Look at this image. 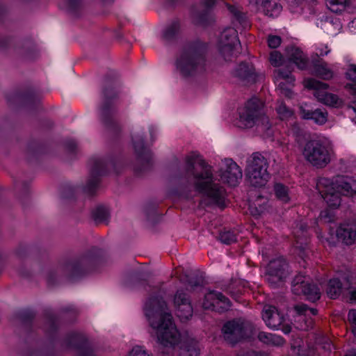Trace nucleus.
<instances>
[{
    "label": "nucleus",
    "mask_w": 356,
    "mask_h": 356,
    "mask_svg": "<svg viewBox=\"0 0 356 356\" xmlns=\"http://www.w3.org/2000/svg\"><path fill=\"white\" fill-rule=\"evenodd\" d=\"M233 76L243 84H251L257 81L259 77L252 64L241 63L233 72Z\"/></svg>",
    "instance_id": "5701e85b"
},
{
    "label": "nucleus",
    "mask_w": 356,
    "mask_h": 356,
    "mask_svg": "<svg viewBox=\"0 0 356 356\" xmlns=\"http://www.w3.org/2000/svg\"><path fill=\"white\" fill-rule=\"evenodd\" d=\"M226 6L229 13L232 15L233 23L235 26H236V23H238L244 28L248 25L246 15L241 10L239 7L229 4H226Z\"/></svg>",
    "instance_id": "c756f323"
},
{
    "label": "nucleus",
    "mask_w": 356,
    "mask_h": 356,
    "mask_svg": "<svg viewBox=\"0 0 356 356\" xmlns=\"http://www.w3.org/2000/svg\"><path fill=\"white\" fill-rule=\"evenodd\" d=\"M305 159L313 166L323 168L331 160L330 143L326 139H314L306 143L303 149Z\"/></svg>",
    "instance_id": "423d86ee"
},
{
    "label": "nucleus",
    "mask_w": 356,
    "mask_h": 356,
    "mask_svg": "<svg viewBox=\"0 0 356 356\" xmlns=\"http://www.w3.org/2000/svg\"><path fill=\"white\" fill-rule=\"evenodd\" d=\"M305 87L314 90V96L320 102L334 106L337 104V95L327 92V85L314 79H307L304 81Z\"/></svg>",
    "instance_id": "dca6fc26"
},
{
    "label": "nucleus",
    "mask_w": 356,
    "mask_h": 356,
    "mask_svg": "<svg viewBox=\"0 0 356 356\" xmlns=\"http://www.w3.org/2000/svg\"><path fill=\"white\" fill-rule=\"evenodd\" d=\"M292 291L296 295H304L311 301H316L321 297L319 289L314 284H312L308 278L299 274L296 275L292 282Z\"/></svg>",
    "instance_id": "ddd939ff"
},
{
    "label": "nucleus",
    "mask_w": 356,
    "mask_h": 356,
    "mask_svg": "<svg viewBox=\"0 0 356 356\" xmlns=\"http://www.w3.org/2000/svg\"><path fill=\"white\" fill-rule=\"evenodd\" d=\"M145 316L155 330L162 356H198L197 342L189 337H181L172 321L166 302L160 296L148 298L144 306Z\"/></svg>",
    "instance_id": "f257e3e1"
},
{
    "label": "nucleus",
    "mask_w": 356,
    "mask_h": 356,
    "mask_svg": "<svg viewBox=\"0 0 356 356\" xmlns=\"http://www.w3.org/2000/svg\"><path fill=\"white\" fill-rule=\"evenodd\" d=\"M257 339L259 341L268 346H280L284 343L282 337L266 332H259L257 334Z\"/></svg>",
    "instance_id": "c85d7f7f"
},
{
    "label": "nucleus",
    "mask_w": 356,
    "mask_h": 356,
    "mask_svg": "<svg viewBox=\"0 0 356 356\" xmlns=\"http://www.w3.org/2000/svg\"><path fill=\"white\" fill-rule=\"evenodd\" d=\"M257 205L259 206V208H257V206H255L254 207L251 206L250 207V211L252 213H262L265 211L266 209V205L264 204H260L259 203L257 204Z\"/></svg>",
    "instance_id": "49530a36"
},
{
    "label": "nucleus",
    "mask_w": 356,
    "mask_h": 356,
    "mask_svg": "<svg viewBox=\"0 0 356 356\" xmlns=\"http://www.w3.org/2000/svg\"><path fill=\"white\" fill-rule=\"evenodd\" d=\"M339 169L341 171H353L356 168V157L350 156L341 159L339 161Z\"/></svg>",
    "instance_id": "72a5a7b5"
},
{
    "label": "nucleus",
    "mask_w": 356,
    "mask_h": 356,
    "mask_svg": "<svg viewBox=\"0 0 356 356\" xmlns=\"http://www.w3.org/2000/svg\"><path fill=\"white\" fill-rule=\"evenodd\" d=\"M348 318L351 325L352 332L356 337V309H353L348 312Z\"/></svg>",
    "instance_id": "79ce46f5"
},
{
    "label": "nucleus",
    "mask_w": 356,
    "mask_h": 356,
    "mask_svg": "<svg viewBox=\"0 0 356 356\" xmlns=\"http://www.w3.org/2000/svg\"><path fill=\"white\" fill-rule=\"evenodd\" d=\"M321 217L322 218L327 220L328 222H330V221H332L333 220V217L332 216H329L328 213H325H325H321Z\"/></svg>",
    "instance_id": "603ef678"
},
{
    "label": "nucleus",
    "mask_w": 356,
    "mask_h": 356,
    "mask_svg": "<svg viewBox=\"0 0 356 356\" xmlns=\"http://www.w3.org/2000/svg\"><path fill=\"white\" fill-rule=\"evenodd\" d=\"M127 356H149L145 350L140 346H135Z\"/></svg>",
    "instance_id": "c03bdc74"
},
{
    "label": "nucleus",
    "mask_w": 356,
    "mask_h": 356,
    "mask_svg": "<svg viewBox=\"0 0 356 356\" xmlns=\"http://www.w3.org/2000/svg\"><path fill=\"white\" fill-rule=\"evenodd\" d=\"M288 265L282 257L270 261L266 267L265 278L273 286L278 285L286 277Z\"/></svg>",
    "instance_id": "4468645a"
},
{
    "label": "nucleus",
    "mask_w": 356,
    "mask_h": 356,
    "mask_svg": "<svg viewBox=\"0 0 356 356\" xmlns=\"http://www.w3.org/2000/svg\"><path fill=\"white\" fill-rule=\"evenodd\" d=\"M346 76L348 79L351 80L353 83L347 85L353 95V102L351 108L355 113L354 120L356 122V65H350L346 72Z\"/></svg>",
    "instance_id": "cd10ccee"
},
{
    "label": "nucleus",
    "mask_w": 356,
    "mask_h": 356,
    "mask_svg": "<svg viewBox=\"0 0 356 356\" xmlns=\"http://www.w3.org/2000/svg\"><path fill=\"white\" fill-rule=\"evenodd\" d=\"M91 263L90 257L84 256L80 258L76 261L70 264V268L72 270L74 276L80 275L82 272L86 270Z\"/></svg>",
    "instance_id": "7c9ffc66"
},
{
    "label": "nucleus",
    "mask_w": 356,
    "mask_h": 356,
    "mask_svg": "<svg viewBox=\"0 0 356 356\" xmlns=\"http://www.w3.org/2000/svg\"><path fill=\"white\" fill-rule=\"evenodd\" d=\"M219 176L222 181L235 186L242 179V170L231 159H225L221 162Z\"/></svg>",
    "instance_id": "f3484780"
},
{
    "label": "nucleus",
    "mask_w": 356,
    "mask_h": 356,
    "mask_svg": "<svg viewBox=\"0 0 356 356\" xmlns=\"http://www.w3.org/2000/svg\"><path fill=\"white\" fill-rule=\"evenodd\" d=\"M293 350L294 353H296V348H294Z\"/></svg>",
    "instance_id": "052dcab7"
},
{
    "label": "nucleus",
    "mask_w": 356,
    "mask_h": 356,
    "mask_svg": "<svg viewBox=\"0 0 356 356\" xmlns=\"http://www.w3.org/2000/svg\"><path fill=\"white\" fill-rule=\"evenodd\" d=\"M294 312L296 314L295 326L299 330H308L312 326L311 317L317 314V310L309 308L305 304H298L294 306Z\"/></svg>",
    "instance_id": "aec40b11"
},
{
    "label": "nucleus",
    "mask_w": 356,
    "mask_h": 356,
    "mask_svg": "<svg viewBox=\"0 0 356 356\" xmlns=\"http://www.w3.org/2000/svg\"><path fill=\"white\" fill-rule=\"evenodd\" d=\"M108 110L107 106L104 105L102 107V113H106V111Z\"/></svg>",
    "instance_id": "13d9d810"
},
{
    "label": "nucleus",
    "mask_w": 356,
    "mask_h": 356,
    "mask_svg": "<svg viewBox=\"0 0 356 356\" xmlns=\"http://www.w3.org/2000/svg\"><path fill=\"white\" fill-rule=\"evenodd\" d=\"M276 111L282 120H289L293 115V112L282 101L277 102Z\"/></svg>",
    "instance_id": "c9c22d12"
},
{
    "label": "nucleus",
    "mask_w": 356,
    "mask_h": 356,
    "mask_svg": "<svg viewBox=\"0 0 356 356\" xmlns=\"http://www.w3.org/2000/svg\"><path fill=\"white\" fill-rule=\"evenodd\" d=\"M295 81L294 76L291 71L278 69L275 71V83L280 91V93L287 98H292L293 92L291 87Z\"/></svg>",
    "instance_id": "412c9836"
},
{
    "label": "nucleus",
    "mask_w": 356,
    "mask_h": 356,
    "mask_svg": "<svg viewBox=\"0 0 356 356\" xmlns=\"http://www.w3.org/2000/svg\"><path fill=\"white\" fill-rule=\"evenodd\" d=\"M240 47L237 31L234 28L228 27L220 33L217 48L220 55L225 60H229L236 56Z\"/></svg>",
    "instance_id": "1a4fd4ad"
},
{
    "label": "nucleus",
    "mask_w": 356,
    "mask_h": 356,
    "mask_svg": "<svg viewBox=\"0 0 356 356\" xmlns=\"http://www.w3.org/2000/svg\"><path fill=\"white\" fill-rule=\"evenodd\" d=\"M316 186L321 197L330 208L337 209L340 206L342 195L337 191L331 179L325 177L319 178Z\"/></svg>",
    "instance_id": "9b49d317"
},
{
    "label": "nucleus",
    "mask_w": 356,
    "mask_h": 356,
    "mask_svg": "<svg viewBox=\"0 0 356 356\" xmlns=\"http://www.w3.org/2000/svg\"><path fill=\"white\" fill-rule=\"evenodd\" d=\"M268 168L267 159L259 152L253 153L246 161L245 175L248 183L256 188L264 186L270 179Z\"/></svg>",
    "instance_id": "39448f33"
},
{
    "label": "nucleus",
    "mask_w": 356,
    "mask_h": 356,
    "mask_svg": "<svg viewBox=\"0 0 356 356\" xmlns=\"http://www.w3.org/2000/svg\"><path fill=\"white\" fill-rule=\"evenodd\" d=\"M81 0H63L60 3V7L63 9L73 10L78 6Z\"/></svg>",
    "instance_id": "ea45409f"
},
{
    "label": "nucleus",
    "mask_w": 356,
    "mask_h": 356,
    "mask_svg": "<svg viewBox=\"0 0 356 356\" xmlns=\"http://www.w3.org/2000/svg\"><path fill=\"white\" fill-rule=\"evenodd\" d=\"M289 60L294 63L298 68L305 70L307 66V58L304 53L296 47H290L286 50Z\"/></svg>",
    "instance_id": "bb28decb"
},
{
    "label": "nucleus",
    "mask_w": 356,
    "mask_h": 356,
    "mask_svg": "<svg viewBox=\"0 0 356 356\" xmlns=\"http://www.w3.org/2000/svg\"><path fill=\"white\" fill-rule=\"evenodd\" d=\"M296 248L300 250V256L303 258L305 255L302 254V252L305 250L306 243L302 244L299 242V239H297Z\"/></svg>",
    "instance_id": "8fccbe9b"
},
{
    "label": "nucleus",
    "mask_w": 356,
    "mask_h": 356,
    "mask_svg": "<svg viewBox=\"0 0 356 356\" xmlns=\"http://www.w3.org/2000/svg\"><path fill=\"white\" fill-rule=\"evenodd\" d=\"M90 172L91 179L88 181L86 186V191L88 194H92L98 186V177L105 172V163L101 159H95L92 161Z\"/></svg>",
    "instance_id": "b1692460"
},
{
    "label": "nucleus",
    "mask_w": 356,
    "mask_h": 356,
    "mask_svg": "<svg viewBox=\"0 0 356 356\" xmlns=\"http://www.w3.org/2000/svg\"><path fill=\"white\" fill-rule=\"evenodd\" d=\"M131 143L138 161L144 167H147L152 160V153L145 145L143 131L136 129L131 134Z\"/></svg>",
    "instance_id": "2eb2a0df"
},
{
    "label": "nucleus",
    "mask_w": 356,
    "mask_h": 356,
    "mask_svg": "<svg viewBox=\"0 0 356 356\" xmlns=\"http://www.w3.org/2000/svg\"><path fill=\"white\" fill-rule=\"evenodd\" d=\"M203 284V280L200 278H197V279H195V280H191L189 282H188V286L191 288V289H194L195 287L196 286H202Z\"/></svg>",
    "instance_id": "de8ad7c7"
},
{
    "label": "nucleus",
    "mask_w": 356,
    "mask_h": 356,
    "mask_svg": "<svg viewBox=\"0 0 356 356\" xmlns=\"http://www.w3.org/2000/svg\"><path fill=\"white\" fill-rule=\"evenodd\" d=\"M356 284V273L350 268L344 267L338 270L336 275L329 280L326 293L332 299H336L341 293L350 289Z\"/></svg>",
    "instance_id": "6e6552de"
},
{
    "label": "nucleus",
    "mask_w": 356,
    "mask_h": 356,
    "mask_svg": "<svg viewBox=\"0 0 356 356\" xmlns=\"http://www.w3.org/2000/svg\"><path fill=\"white\" fill-rule=\"evenodd\" d=\"M250 3L260 5L265 15L275 17H277L282 10V6L275 0H248Z\"/></svg>",
    "instance_id": "a878e982"
},
{
    "label": "nucleus",
    "mask_w": 356,
    "mask_h": 356,
    "mask_svg": "<svg viewBox=\"0 0 356 356\" xmlns=\"http://www.w3.org/2000/svg\"><path fill=\"white\" fill-rule=\"evenodd\" d=\"M328 8L333 13H341L348 8V0H325Z\"/></svg>",
    "instance_id": "473e14b6"
},
{
    "label": "nucleus",
    "mask_w": 356,
    "mask_h": 356,
    "mask_svg": "<svg viewBox=\"0 0 356 356\" xmlns=\"http://www.w3.org/2000/svg\"><path fill=\"white\" fill-rule=\"evenodd\" d=\"M174 305L177 317L181 321L190 319L193 314L191 300L182 289H179L174 296Z\"/></svg>",
    "instance_id": "6ab92c4d"
},
{
    "label": "nucleus",
    "mask_w": 356,
    "mask_h": 356,
    "mask_svg": "<svg viewBox=\"0 0 356 356\" xmlns=\"http://www.w3.org/2000/svg\"><path fill=\"white\" fill-rule=\"evenodd\" d=\"M318 343L321 346L322 348L326 351H330L333 348L330 340L327 337H322L318 339Z\"/></svg>",
    "instance_id": "37998d69"
},
{
    "label": "nucleus",
    "mask_w": 356,
    "mask_h": 356,
    "mask_svg": "<svg viewBox=\"0 0 356 356\" xmlns=\"http://www.w3.org/2000/svg\"><path fill=\"white\" fill-rule=\"evenodd\" d=\"M331 49L328 47L327 44H319L316 47L315 54L317 56L321 57L327 56Z\"/></svg>",
    "instance_id": "a19ab883"
},
{
    "label": "nucleus",
    "mask_w": 356,
    "mask_h": 356,
    "mask_svg": "<svg viewBox=\"0 0 356 356\" xmlns=\"http://www.w3.org/2000/svg\"><path fill=\"white\" fill-rule=\"evenodd\" d=\"M345 356H356V349L351 350Z\"/></svg>",
    "instance_id": "5fc2aeb1"
},
{
    "label": "nucleus",
    "mask_w": 356,
    "mask_h": 356,
    "mask_svg": "<svg viewBox=\"0 0 356 356\" xmlns=\"http://www.w3.org/2000/svg\"><path fill=\"white\" fill-rule=\"evenodd\" d=\"M216 1V0H203L202 3L206 8L209 9L215 5Z\"/></svg>",
    "instance_id": "3c124183"
},
{
    "label": "nucleus",
    "mask_w": 356,
    "mask_h": 356,
    "mask_svg": "<svg viewBox=\"0 0 356 356\" xmlns=\"http://www.w3.org/2000/svg\"><path fill=\"white\" fill-rule=\"evenodd\" d=\"M331 180L340 194L356 197V179L350 176H337Z\"/></svg>",
    "instance_id": "4be33fe9"
},
{
    "label": "nucleus",
    "mask_w": 356,
    "mask_h": 356,
    "mask_svg": "<svg viewBox=\"0 0 356 356\" xmlns=\"http://www.w3.org/2000/svg\"><path fill=\"white\" fill-rule=\"evenodd\" d=\"M237 124L241 128L257 127L259 132L265 137L273 136L272 124L267 116L264 115V104L258 98L254 97L246 102L243 107L238 109Z\"/></svg>",
    "instance_id": "7ed1b4c3"
},
{
    "label": "nucleus",
    "mask_w": 356,
    "mask_h": 356,
    "mask_svg": "<svg viewBox=\"0 0 356 356\" xmlns=\"http://www.w3.org/2000/svg\"><path fill=\"white\" fill-rule=\"evenodd\" d=\"M253 324L245 319H236L226 323L222 327L225 340L234 344L243 339L251 338L254 334Z\"/></svg>",
    "instance_id": "0eeeda50"
},
{
    "label": "nucleus",
    "mask_w": 356,
    "mask_h": 356,
    "mask_svg": "<svg viewBox=\"0 0 356 356\" xmlns=\"http://www.w3.org/2000/svg\"><path fill=\"white\" fill-rule=\"evenodd\" d=\"M180 24L179 22H173L168 26L163 31V37L165 40L172 39L179 31Z\"/></svg>",
    "instance_id": "e433bc0d"
},
{
    "label": "nucleus",
    "mask_w": 356,
    "mask_h": 356,
    "mask_svg": "<svg viewBox=\"0 0 356 356\" xmlns=\"http://www.w3.org/2000/svg\"><path fill=\"white\" fill-rule=\"evenodd\" d=\"M352 26L356 28V19H353L351 22Z\"/></svg>",
    "instance_id": "4d7b16f0"
},
{
    "label": "nucleus",
    "mask_w": 356,
    "mask_h": 356,
    "mask_svg": "<svg viewBox=\"0 0 356 356\" xmlns=\"http://www.w3.org/2000/svg\"><path fill=\"white\" fill-rule=\"evenodd\" d=\"M268 43L270 48H277L281 44V38L277 35H270L268 38Z\"/></svg>",
    "instance_id": "a18cd8bd"
},
{
    "label": "nucleus",
    "mask_w": 356,
    "mask_h": 356,
    "mask_svg": "<svg viewBox=\"0 0 356 356\" xmlns=\"http://www.w3.org/2000/svg\"><path fill=\"white\" fill-rule=\"evenodd\" d=\"M350 300L356 302V288L350 292Z\"/></svg>",
    "instance_id": "864d4df0"
},
{
    "label": "nucleus",
    "mask_w": 356,
    "mask_h": 356,
    "mask_svg": "<svg viewBox=\"0 0 356 356\" xmlns=\"http://www.w3.org/2000/svg\"><path fill=\"white\" fill-rule=\"evenodd\" d=\"M220 241L225 244L229 245L236 241V234L232 231H224L220 234Z\"/></svg>",
    "instance_id": "4c0bfd02"
},
{
    "label": "nucleus",
    "mask_w": 356,
    "mask_h": 356,
    "mask_svg": "<svg viewBox=\"0 0 356 356\" xmlns=\"http://www.w3.org/2000/svg\"><path fill=\"white\" fill-rule=\"evenodd\" d=\"M202 307L218 312H224L231 307L229 300L220 292L210 291L204 296Z\"/></svg>",
    "instance_id": "a211bd4d"
},
{
    "label": "nucleus",
    "mask_w": 356,
    "mask_h": 356,
    "mask_svg": "<svg viewBox=\"0 0 356 356\" xmlns=\"http://www.w3.org/2000/svg\"><path fill=\"white\" fill-rule=\"evenodd\" d=\"M337 240L348 245L356 243V221L341 223L337 227L335 235L334 231L331 229L328 236H321L322 243H327L329 246L334 245Z\"/></svg>",
    "instance_id": "9d476101"
},
{
    "label": "nucleus",
    "mask_w": 356,
    "mask_h": 356,
    "mask_svg": "<svg viewBox=\"0 0 356 356\" xmlns=\"http://www.w3.org/2000/svg\"><path fill=\"white\" fill-rule=\"evenodd\" d=\"M275 196L282 203H288L290 201V195L288 188L282 184L277 183L274 186Z\"/></svg>",
    "instance_id": "2f4dec72"
},
{
    "label": "nucleus",
    "mask_w": 356,
    "mask_h": 356,
    "mask_svg": "<svg viewBox=\"0 0 356 356\" xmlns=\"http://www.w3.org/2000/svg\"><path fill=\"white\" fill-rule=\"evenodd\" d=\"M306 229V227L305 226H303V225H301L300 227V230H305Z\"/></svg>",
    "instance_id": "bf43d9fd"
},
{
    "label": "nucleus",
    "mask_w": 356,
    "mask_h": 356,
    "mask_svg": "<svg viewBox=\"0 0 356 356\" xmlns=\"http://www.w3.org/2000/svg\"><path fill=\"white\" fill-rule=\"evenodd\" d=\"M314 72L317 75L324 79H329L332 77L333 73L329 69L325 63H321L314 65Z\"/></svg>",
    "instance_id": "f704fd0d"
},
{
    "label": "nucleus",
    "mask_w": 356,
    "mask_h": 356,
    "mask_svg": "<svg viewBox=\"0 0 356 356\" xmlns=\"http://www.w3.org/2000/svg\"><path fill=\"white\" fill-rule=\"evenodd\" d=\"M185 162L186 175L193 180L195 191L207 195L213 204L222 207L225 190L213 182L211 167L204 159L196 161L193 156H187Z\"/></svg>",
    "instance_id": "f03ea898"
},
{
    "label": "nucleus",
    "mask_w": 356,
    "mask_h": 356,
    "mask_svg": "<svg viewBox=\"0 0 356 356\" xmlns=\"http://www.w3.org/2000/svg\"><path fill=\"white\" fill-rule=\"evenodd\" d=\"M95 218L100 221H103L106 218V213L104 211H102L101 209H98L97 211V213L95 214Z\"/></svg>",
    "instance_id": "09e8293b"
},
{
    "label": "nucleus",
    "mask_w": 356,
    "mask_h": 356,
    "mask_svg": "<svg viewBox=\"0 0 356 356\" xmlns=\"http://www.w3.org/2000/svg\"><path fill=\"white\" fill-rule=\"evenodd\" d=\"M71 337H72L71 340H76L77 339H79L80 337V336L78 334H73Z\"/></svg>",
    "instance_id": "6e6d98bb"
},
{
    "label": "nucleus",
    "mask_w": 356,
    "mask_h": 356,
    "mask_svg": "<svg viewBox=\"0 0 356 356\" xmlns=\"http://www.w3.org/2000/svg\"><path fill=\"white\" fill-rule=\"evenodd\" d=\"M176 69L184 77H193L205 70V58L202 49L190 46L184 49L176 60Z\"/></svg>",
    "instance_id": "20e7f679"
},
{
    "label": "nucleus",
    "mask_w": 356,
    "mask_h": 356,
    "mask_svg": "<svg viewBox=\"0 0 356 356\" xmlns=\"http://www.w3.org/2000/svg\"><path fill=\"white\" fill-rule=\"evenodd\" d=\"M270 62L274 66H280L283 63V57L278 51H272L270 55Z\"/></svg>",
    "instance_id": "58836bf2"
},
{
    "label": "nucleus",
    "mask_w": 356,
    "mask_h": 356,
    "mask_svg": "<svg viewBox=\"0 0 356 356\" xmlns=\"http://www.w3.org/2000/svg\"><path fill=\"white\" fill-rule=\"evenodd\" d=\"M262 318L266 325L270 329H280L284 334H289L291 330V326L285 322L284 314L275 307L266 305L263 309Z\"/></svg>",
    "instance_id": "f8f14e48"
},
{
    "label": "nucleus",
    "mask_w": 356,
    "mask_h": 356,
    "mask_svg": "<svg viewBox=\"0 0 356 356\" xmlns=\"http://www.w3.org/2000/svg\"><path fill=\"white\" fill-rule=\"evenodd\" d=\"M307 104H302L300 106L302 118L306 120H312L318 124H323L327 120V113L322 109H316L311 111L307 108Z\"/></svg>",
    "instance_id": "393cba45"
}]
</instances>
